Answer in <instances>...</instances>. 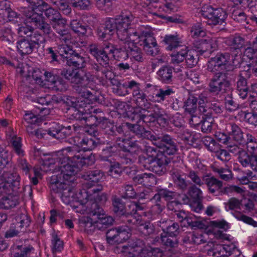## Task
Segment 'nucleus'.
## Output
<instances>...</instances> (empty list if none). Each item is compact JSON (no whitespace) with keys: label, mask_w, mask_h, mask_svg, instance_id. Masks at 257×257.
<instances>
[{"label":"nucleus","mask_w":257,"mask_h":257,"mask_svg":"<svg viewBox=\"0 0 257 257\" xmlns=\"http://www.w3.org/2000/svg\"><path fill=\"white\" fill-rule=\"evenodd\" d=\"M66 150L70 153V155L66 158L69 162L60 167V173L52 176L50 188L53 199L56 200L60 198L64 203L69 204L70 197L75 194V189L70 183H74L75 175L81 168L93 165L95 159L92 153L86 155L84 151L77 150L75 147H68Z\"/></svg>","instance_id":"nucleus-1"},{"label":"nucleus","mask_w":257,"mask_h":257,"mask_svg":"<svg viewBox=\"0 0 257 257\" xmlns=\"http://www.w3.org/2000/svg\"><path fill=\"white\" fill-rule=\"evenodd\" d=\"M229 57L228 53H221L211 58L208 61L207 70L214 73L208 83L209 92L216 95L220 92L227 93L231 89L228 71H224L229 62Z\"/></svg>","instance_id":"nucleus-2"},{"label":"nucleus","mask_w":257,"mask_h":257,"mask_svg":"<svg viewBox=\"0 0 257 257\" xmlns=\"http://www.w3.org/2000/svg\"><path fill=\"white\" fill-rule=\"evenodd\" d=\"M133 16L128 15H120L113 18L116 29V34L118 39L122 41L130 42L135 41L136 38H139V33L131 27Z\"/></svg>","instance_id":"nucleus-3"},{"label":"nucleus","mask_w":257,"mask_h":257,"mask_svg":"<svg viewBox=\"0 0 257 257\" xmlns=\"http://www.w3.org/2000/svg\"><path fill=\"white\" fill-rule=\"evenodd\" d=\"M173 158L160 154L157 158L146 160L145 156L141 155L139 157L138 162L140 166L145 169L162 176L167 172L166 167L171 162H174Z\"/></svg>","instance_id":"nucleus-4"},{"label":"nucleus","mask_w":257,"mask_h":257,"mask_svg":"<svg viewBox=\"0 0 257 257\" xmlns=\"http://www.w3.org/2000/svg\"><path fill=\"white\" fill-rule=\"evenodd\" d=\"M151 141L166 156L172 157L178 151L176 140L168 134L155 133Z\"/></svg>","instance_id":"nucleus-5"},{"label":"nucleus","mask_w":257,"mask_h":257,"mask_svg":"<svg viewBox=\"0 0 257 257\" xmlns=\"http://www.w3.org/2000/svg\"><path fill=\"white\" fill-rule=\"evenodd\" d=\"M200 13L209 25H221L227 18V13L223 9L208 5L202 7Z\"/></svg>","instance_id":"nucleus-6"},{"label":"nucleus","mask_w":257,"mask_h":257,"mask_svg":"<svg viewBox=\"0 0 257 257\" xmlns=\"http://www.w3.org/2000/svg\"><path fill=\"white\" fill-rule=\"evenodd\" d=\"M88 215L92 217L93 220H96V227L102 230L112 225L114 221L110 216L105 214L103 209L96 203H92L88 210Z\"/></svg>","instance_id":"nucleus-7"},{"label":"nucleus","mask_w":257,"mask_h":257,"mask_svg":"<svg viewBox=\"0 0 257 257\" xmlns=\"http://www.w3.org/2000/svg\"><path fill=\"white\" fill-rule=\"evenodd\" d=\"M105 235L106 241L110 245L122 243L130 237L126 226L112 227L106 231Z\"/></svg>","instance_id":"nucleus-8"},{"label":"nucleus","mask_w":257,"mask_h":257,"mask_svg":"<svg viewBox=\"0 0 257 257\" xmlns=\"http://www.w3.org/2000/svg\"><path fill=\"white\" fill-rule=\"evenodd\" d=\"M68 147L62 150L61 152H58L57 156L59 157L55 158L52 157H48L46 159H42L40 161L41 168L45 171H48V170H52V168H54V165L58 163V166L60 169V171L58 173L61 172L60 167L64 166L63 163H69V160H68L67 158L70 155V153L66 150Z\"/></svg>","instance_id":"nucleus-9"},{"label":"nucleus","mask_w":257,"mask_h":257,"mask_svg":"<svg viewBox=\"0 0 257 257\" xmlns=\"http://www.w3.org/2000/svg\"><path fill=\"white\" fill-rule=\"evenodd\" d=\"M34 35L35 38L38 37V38H36L35 40L23 39L17 42V47L21 55L32 53L36 45L39 46L40 43L44 42V39L41 34L36 33Z\"/></svg>","instance_id":"nucleus-10"},{"label":"nucleus","mask_w":257,"mask_h":257,"mask_svg":"<svg viewBox=\"0 0 257 257\" xmlns=\"http://www.w3.org/2000/svg\"><path fill=\"white\" fill-rule=\"evenodd\" d=\"M116 46L111 44H104L103 47L97 44H92L89 47V52L91 54L97 55L105 62L109 63V54H112L114 58Z\"/></svg>","instance_id":"nucleus-11"},{"label":"nucleus","mask_w":257,"mask_h":257,"mask_svg":"<svg viewBox=\"0 0 257 257\" xmlns=\"http://www.w3.org/2000/svg\"><path fill=\"white\" fill-rule=\"evenodd\" d=\"M126 221L130 225L137 226L138 230L145 236L150 235L155 232L153 224L150 221L143 220L141 216H131V218L127 219Z\"/></svg>","instance_id":"nucleus-12"},{"label":"nucleus","mask_w":257,"mask_h":257,"mask_svg":"<svg viewBox=\"0 0 257 257\" xmlns=\"http://www.w3.org/2000/svg\"><path fill=\"white\" fill-rule=\"evenodd\" d=\"M143 49L148 55L155 56L159 53L160 50L155 38L151 33L146 32L142 37Z\"/></svg>","instance_id":"nucleus-13"},{"label":"nucleus","mask_w":257,"mask_h":257,"mask_svg":"<svg viewBox=\"0 0 257 257\" xmlns=\"http://www.w3.org/2000/svg\"><path fill=\"white\" fill-rule=\"evenodd\" d=\"M193 45L201 54L206 52L211 53L217 49L218 41L215 39H199L194 42Z\"/></svg>","instance_id":"nucleus-14"},{"label":"nucleus","mask_w":257,"mask_h":257,"mask_svg":"<svg viewBox=\"0 0 257 257\" xmlns=\"http://www.w3.org/2000/svg\"><path fill=\"white\" fill-rule=\"evenodd\" d=\"M115 31L116 32V29L113 18H109L98 28L97 35L102 40L108 39Z\"/></svg>","instance_id":"nucleus-15"},{"label":"nucleus","mask_w":257,"mask_h":257,"mask_svg":"<svg viewBox=\"0 0 257 257\" xmlns=\"http://www.w3.org/2000/svg\"><path fill=\"white\" fill-rule=\"evenodd\" d=\"M112 211L113 213L118 217H125L131 218L132 212L130 213L126 211L125 203L122 200L121 198L118 197L116 195L112 196L111 198Z\"/></svg>","instance_id":"nucleus-16"},{"label":"nucleus","mask_w":257,"mask_h":257,"mask_svg":"<svg viewBox=\"0 0 257 257\" xmlns=\"http://www.w3.org/2000/svg\"><path fill=\"white\" fill-rule=\"evenodd\" d=\"M66 64L69 66H72L78 69L84 68L85 66V58L81 55V53L78 52L73 48L70 51L68 56H65Z\"/></svg>","instance_id":"nucleus-17"},{"label":"nucleus","mask_w":257,"mask_h":257,"mask_svg":"<svg viewBox=\"0 0 257 257\" xmlns=\"http://www.w3.org/2000/svg\"><path fill=\"white\" fill-rule=\"evenodd\" d=\"M187 194L192 200L194 204H196L194 211L199 212L203 208L202 201L203 198L202 192L195 184H192L187 190Z\"/></svg>","instance_id":"nucleus-18"},{"label":"nucleus","mask_w":257,"mask_h":257,"mask_svg":"<svg viewBox=\"0 0 257 257\" xmlns=\"http://www.w3.org/2000/svg\"><path fill=\"white\" fill-rule=\"evenodd\" d=\"M202 179L204 184H206L210 193L214 194L218 193L215 196L219 195V192L221 190L223 185L222 181L218 180L210 174L204 175L202 176Z\"/></svg>","instance_id":"nucleus-19"},{"label":"nucleus","mask_w":257,"mask_h":257,"mask_svg":"<svg viewBox=\"0 0 257 257\" xmlns=\"http://www.w3.org/2000/svg\"><path fill=\"white\" fill-rule=\"evenodd\" d=\"M159 226L161 228L163 233L161 234L177 237L180 233L178 223L172 222L171 220H163L160 221Z\"/></svg>","instance_id":"nucleus-20"},{"label":"nucleus","mask_w":257,"mask_h":257,"mask_svg":"<svg viewBox=\"0 0 257 257\" xmlns=\"http://www.w3.org/2000/svg\"><path fill=\"white\" fill-rule=\"evenodd\" d=\"M83 178L88 182L87 183L89 187H91L95 184L102 182L105 179L104 172L99 169L89 171L83 175Z\"/></svg>","instance_id":"nucleus-21"},{"label":"nucleus","mask_w":257,"mask_h":257,"mask_svg":"<svg viewBox=\"0 0 257 257\" xmlns=\"http://www.w3.org/2000/svg\"><path fill=\"white\" fill-rule=\"evenodd\" d=\"M128 131L132 132L138 137L152 140L155 133L146 130L144 126L139 123L132 124L128 122Z\"/></svg>","instance_id":"nucleus-22"},{"label":"nucleus","mask_w":257,"mask_h":257,"mask_svg":"<svg viewBox=\"0 0 257 257\" xmlns=\"http://www.w3.org/2000/svg\"><path fill=\"white\" fill-rule=\"evenodd\" d=\"M38 12L36 9L33 8V6H32L31 11L25 10L24 11V14L28 19L29 22L33 25L35 29L45 20L43 14L41 12L38 13Z\"/></svg>","instance_id":"nucleus-23"},{"label":"nucleus","mask_w":257,"mask_h":257,"mask_svg":"<svg viewBox=\"0 0 257 257\" xmlns=\"http://www.w3.org/2000/svg\"><path fill=\"white\" fill-rule=\"evenodd\" d=\"M96 59L98 63H94L91 64V69L96 74L101 72L103 74L105 75L106 78H108L107 73L111 70V66H110L108 62H105L104 60L101 59V57H99L97 55L91 54Z\"/></svg>","instance_id":"nucleus-24"},{"label":"nucleus","mask_w":257,"mask_h":257,"mask_svg":"<svg viewBox=\"0 0 257 257\" xmlns=\"http://www.w3.org/2000/svg\"><path fill=\"white\" fill-rule=\"evenodd\" d=\"M228 134L233 140L239 144L245 143L243 133L241 129L235 123H229L228 125Z\"/></svg>","instance_id":"nucleus-25"},{"label":"nucleus","mask_w":257,"mask_h":257,"mask_svg":"<svg viewBox=\"0 0 257 257\" xmlns=\"http://www.w3.org/2000/svg\"><path fill=\"white\" fill-rule=\"evenodd\" d=\"M93 113L89 116H87V114H86L85 118L83 120L85 121L87 126H99V123H101L104 113L100 109H97L94 110Z\"/></svg>","instance_id":"nucleus-26"},{"label":"nucleus","mask_w":257,"mask_h":257,"mask_svg":"<svg viewBox=\"0 0 257 257\" xmlns=\"http://www.w3.org/2000/svg\"><path fill=\"white\" fill-rule=\"evenodd\" d=\"M148 108L142 106L136 107L134 108L133 112V120H136V123H149L148 116Z\"/></svg>","instance_id":"nucleus-27"},{"label":"nucleus","mask_w":257,"mask_h":257,"mask_svg":"<svg viewBox=\"0 0 257 257\" xmlns=\"http://www.w3.org/2000/svg\"><path fill=\"white\" fill-rule=\"evenodd\" d=\"M4 180L10 186L11 190L17 191L20 185V177L16 172H6L3 176Z\"/></svg>","instance_id":"nucleus-28"},{"label":"nucleus","mask_w":257,"mask_h":257,"mask_svg":"<svg viewBox=\"0 0 257 257\" xmlns=\"http://www.w3.org/2000/svg\"><path fill=\"white\" fill-rule=\"evenodd\" d=\"M247 78L242 76L241 73H239L238 75L236 88L238 91L239 95L242 99L246 97L249 90V87L247 85Z\"/></svg>","instance_id":"nucleus-29"},{"label":"nucleus","mask_w":257,"mask_h":257,"mask_svg":"<svg viewBox=\"0 0 257 257\" xmlns=\"http://www.w3.org/2000/svg\"><path fill=\"white\" fill-rule=\"evenodd\" d=\"M119 146L123 152L130 153L132 155L138 154L140 151L137 143L128 139H123L122 144H119Z\"/></svg>","instance_id":"nucleus-30"},{"label":"nucleus","mask_w":257,"mask_h":257,"mask_svg":"<svg viewBox=\"0 0 257 257\" xmlns=\"http://www.w3.org/2000/svg\"><path fill=\"white\" fill-rule=\"evenodd\" d=\"M60 74L66 79L70 81L71 83L75 84H80L84 79L78 72H75L74 70L63 69L61 70Z\"/></svg>","instance_id":"nucleus-31"},{"label":"nucleus","mask_w":257,"mask_h":257,"mask_svg":"<svg viewBox=\"0 0 257 257\" xmlns=\"http://www.w3.org/2000/svg\"><path fill=\"white\" fill-rule=\"evenodd\" d=\"M197 98L192 96L189 97L184 103L183 108L185 109V111L189 113L192 116L191 121L192 122H193V117H196L194 113L197 110Z\"/></svg>","instance_id":"nucleus-32"},{"label":"nucleus","mask_w":257,"mask_h":257,"mask_svg":"<svg viewBox=\"0 0 257 257\" xmlns=\"http://www.w3.org/2000/svg\"><path fill=\"white\" fill-rule=\"evenodd\" d=\"M133 96L138 107H148L151 106L150 102L147 99L146 94L141 91L140 89H134L133 92Z\"/></svg>","instance_id":"nucleus-33"},{"label":"nucleus","mask_w":257,"mask_h":257,"mask_svg":"<svg viewBox=\"0 0 257 257\" xmlns=\"http://www.w3.org/2000/svg\"><path fill=\"white\" fill-rule=\"evenodd\" d=\"M102 143L100 139L95 137L83 138L80 142V144L85 151H92Z\"/></svg>","instance_id":"nucleus-34"},{"label":"nucleus","mask_w":257,"mask_h":257,"mask_svg":"<svg viewBox=\"0 0 257 257\" xmlns=\"http://www.w3.org/2000/svg\"><path fill=\"white\" fill-rule=\"evenodd\" d=\"M239 162L245 167H250L254 171V155L249 154L246 151L243 150L241 151L239 156L238 157Z\"/></svg>","instance_id":"nucleus-35"},{"label":"nucleus","mask_w":257,"mask_h":257,"mask_svg":"<svg viewBox=\"0 0 257 257\" xmlns=\"http://www.w3.org/2000/svg\"><path fill=\"white\" fill-rule=\"evenodd\" d=\"M173 69L169 66L162 67L158 71L159 79L164 83L169 84L172 81Z\"/></svg>","instance_id":"nucleus-36"},{"label":"nucleus","mask_w":257,"mask_h":257,"mask_svg":"<svg viewBox=\"0 0 257 257\" xmlns=\"http://www.w3.org/2000/svg\"><path fill=\"white\" fill-rule=\"evenodd\" d=\"M134 42H127L128 45V55H130L135 60L138 62H143L144 60L143 53L140 48L134 45Z\"/></svg>","instance_id":"nucleus-37"},{"label":"nucleus","mask_w":257,"mask_h":257,"mask_svg":"<svg viewBox=\"0 0 257 257\" xmlns=\"http://www.w3.org/2000/svg\"><path fill=\"white\" fill-rule=\"evenodd\" d=\"M104 133L109 136H114V122L104 116L99 123V126Z\"/></svg>","instance_id":"nucleus-38"},{"label":"nucleus","mask_w":257,"mask_h":257,"mask_svg":"<svg viewBox=\"0 0 257 257\" xmlns=\"http://www.w3.org/2000/svg\"><path fill=\"white\" fill-rule=\"evenodd\" d=\"M24 119L27 121L29 124L27 125L26 131L30 135H33L34 134V124H37L41 121V119L39 118L37 116L32 113H27L25 115Z\"/></svg>","instance_id":"nucleus-39"},{"label":"nucleus","mask_w":257,"mask_h":257,"mask_svg":"<svg viewBox=\"0 0 257 257\" xmlns=\"http://www.w3.org/2000/svg\"><path fill=\"white\" fill-rule=\"evenodd\" d=\"M133 181L138 184L148 185L151 182H156V178L154 174L145 173L142 174H139L134 177Z\"/></svg>","instance_id":"nucleus-40"},{"label":"nucleus","mask_w":257,"mask_h":257,"mask_svg":"<svg viewBox=\"0 0 257 257\" xmlns=\"http://www.w3.org/2000/svg\"><path fill=\"white\" fill-rule=\"evenodd\" d=\"M70 26L75 33L82 35H84L86 33L87 28H89L88 26L81 20H72L70 23Z\"/></svg>","instance_id":"nucleus-41"},{"label":"nucleus","mask_w":257,"mask_h":257,"mask_svg":"<svg viewBox=\"0 0 257 257\" xmlns=\"http://www.w3.org/2000/svg\"><path fill=\"white\" fill-rule=\"evenodd\" d=\"M174 183L179 190L184 191L187 190L188 184L185 179L182 177L181 175L178 171H174L172 174Z\"/></svg>","instance_id":"nucleus-42"},{"label":"nucleus","mask_w":257,"mask_h":257,"mask_svg":"<svg viewBox=\"0 0 257 257\" xmlns=\"http://www.w3.org/2000/svg\"><path fill=\"white\" fill-rule=\"evenodd\" d=\"M76 84L77 85L74 86V89L80 96L88 99L90 97L93 96L92 92H94V90L88 87L85 84H83L82 82L80 84Z\"/></svg>","instance_id":"nucleus-43"},{"label":"nucleus","mask_w":257,"mask_h":257,"mask_svg":"<svg viewBox=\"0 0 257 257\" xmlns=\"http://www.w3.org/2000/svg\"><path fill=\"white\" fill-rule=\"evenodd\" d=\"M229 48L230 51L233 52H241L240 49L244 45V39L239 36H235L231 40Z\"/></svg>","instance_id":"nucleus-44"},{"label":"nucleus","mask_w":257,"mask_h":257,"mask_svg":"<svg viewBox=\"0 0 257 257\" xmlns=\"http://www.w3.org/2000/svg\"><path fill=\"white\" fill-rule=\"evenodd\" d=\"M206 222L207 221H205V222H203L201 221H197L192 217L187 216L183 225L184 226H189L192 229H204L208 227Z\"/></svg>","instance_id":"nucleus-45"},{"label":"nucleus","mask_w":257,"mask_h":257,"mask_svg":"<svg viewBox=\"0 0 257 257\" xmlns=\"http://www.w3.org/2000/svg\"><path fill=\"white\" fill-rule=\"evenodd\" d=\"M163 112L161 109L157 105H154L148 108V116L149 123L154 122Z\"/></svg>","instance_id":"nucleus-46"},{"label":"nucleus","mask_w":257,"mask_h":257,"mask_svg":"<svg viewBox=\"0 0 257 257\" xmlns=\"http://www.w3.org/2000/svg\"><path fill=\"white\" fill-rule=\"evenodd\" d=\"M163 42L167 45V49L169 50H172L173 49H179V41L177 36L175 35H166L163 41Z\"/></svg>","instance_id":"nucleus-47"},{"label":"nucleus","mask_w":257,"mask_h":257,"mask_svg":"<svg viewBox=\"0 0 257 257\" xmlns=\"http://www.w3.org/2000/svg\"><path fill=\"white\" fill-rule=\"evenodd\" d=\"M163 251L158 247H149L142 249L141 257H162Z\"/></svg>","instance_id":"nucleus-48"},{"label":"nucleus","mask_w":257,"mask_h":257,"mask_svg":"<svg viewBox=\"0 0 257 257\" xmlns=\"http://www.w3.org/2000/svg\"><path fill=\"white\" fill-rule=\"evenodd\" d=\"M1 203L4 208L10 209L16 206L19 204V202L17 197L9 194L8 196H3L2 197Z\"/></svg>","instance_id":"nucleus-49"},{"label":"nucleus","mask_w":257,"mask_h":257,"mask_svg":"<svg viewBox=\"0 0 257 257\" xmlns=\"http://www.w3.org/2000/svg\"><path fill=\"white\" fill-rule=\"evenodd\" d=\"M161 240L162 244L168 248L177 247L179 244V240L177 237L161 234Z\"/></svg>","instance_id":"nucleus-50"},{"label":"nucleus","mask_w":257,"mask_h":257,"mask_svg":"<svg viewBox=\"0 0 257 257\" xmlns=\"http://www.w3.org/2000/svg\"><path fill=\"white\" fill-rule=\"evenodd\" d=\"M213 122L214 118L212 116L209 115V117L202 118L199 123V124H201V131L204 133L211 132L212 130ZM197 125H198V124H197Z\"/></svg>","instance_id":"nucleus-51"},{"label":"nucleus","mask_w":257,"mask_h":257,"mask_svg":"<svg viewBox=\"0 0 257 257\" xmlns=\"http://www.w3.org/2000/svg\"><path fill=\"white\" fill-rule=\"evenodd\" d=\"M212 170L214 172L217 173L219 177L223 180L228 181L232 178V172L228 169L212 167Z\"/></svg>","instance_id":"nucleus-52"},{"label":"nucleus","mask_w":257,"mask_h":257,"mask_svg":"<svg viewBox=\"0 0 257 257\" xmlns=\"http://www.w3.org/2000/svg\"><path fill=\"white\" fill-rule=\"evenodd\" d=\"M67 112L69 115L71 119H75L79 121H82L85 118L86 114L79 110L74 107H68L67 108Z\"/></svg>","instance_id":"nucleus-53"},{"label":"nucleus","mask_w":257,"mask_h":257,"mask_svg":"<svg viewBox=\"0 0 257 257\" xmlns=\"http://www.w3.org/2000/svg\"><path fill=\"white\" fill-rule=\"evenodd\" d=\"M16 249H17V251L14 253V257H28L32 250H34L33 247L30 245H18Z\"/></svg>","instance_id":"nucleus-54"},{"label":"nucleus","mask_w":257,"mask_h":257,"mask_svg":"<svg viewBox=\"0 0 257 257\" xmlns=\"http://www.w3.org/2000/svg\"><path fill=\"white\" fill-rule=\"evenodd\" d=\"M68 133V132H66V131H65L61 126H59L58 128L48 130V134L57 140H62L66 138L67 137L69 136Z\"/></svg>","instance_id":"nucleus-55"},{"label":"nucleus","mask_w":257,"mask_h":257,"mask_svg":"<svg viewBox=\"0 0 257 257\" xmlns=\"http://www.w3.org/2000/svg\"><path fill=\"white\" fill-rule=\"evenodd\" d=\"M186 50L180 49L174 52L171 54V63L173 64H179L185 60Z\"/></svg>","instance_id":"nucleus-56"},{"label":"nucleus","mask_w":257,"mask_h":257,"mask_svg":"<svg viewBox=\"0 0 257 257\" xmlns=\"http://www.w3.org/2000/svg\"><path fill=\"white\" fill-rule=\"evenodd\" d=\"M241 201L236 198L232 197L227 202L224 203L225 209L226 211L240 209Z\"/></svg>","instance_id":"nucleus-57"},{"label":"nucleus","mask_w":257,"mask_h":257,"mask_svg":"<svg viewBox=\"0 0 257 257\" xmlns=\"http://www.w3.org/2000/svg\"><path fill=\"white\" fill-rule=\"evenodd\" d=\"M128 51L125 47L117 48L116 46L114 59L118 61L125 60L128 57Z\"/></svg>","instance_id":"nucleus-58"},{"label":"nucleus","mask_w":257,"mask_h":257,"mask_svg":"<svg viewBox=\"0 0 257 257\" xmlns=\"http://www.w3.org/2000/svg\"><path fill=\"white\" fill-rule=\"evenodd\" d=\"M201 141L208 150L212 152L216 150L215 149L219 145L214 139L209 136L203 137Z\"/></svg>","instance_id":"nucleus-59"},{"label":"nucleus","mask_w":257,"mask_h":257,"mask_svg":"<svg viewBox=\"0 0 257 257\" xmlns=\"http://www.w3.org/2000/svg\"><path fill=\"white\" fill-rule=\"evenodd\" d=\"M67 86L66 82L59 76L52 86H49V88L54 91L63 92L67 89Z\"/></svg>","instance_id":"nucleus-60"},{"label":"nucleus","mask_w":257,"mask_h":257,"mask_svg":"<svg viewBox=\"0 0 257 257\" xmlns=\"http://www.w3.org/2000/svg\"><path fill=\"white\" fill-rule=\"evenodd\" d=\"M137 246L136 244H130L129 242L127 245H122L121 246V252L123 253L126 257H135L136 254L135 248Z\"/></svg>","instance_id":"nucleus-61"},{"label":"nucleus","mask_w":257,"mask_h":257,"mask_svg":"<svg viewBox=\"0 0 257 257\" xmlns=\"http://www.w3.org/2000/svg\"><path fill=\"white\" fill-rule=\"evenodd\" d=\"M216 148V150L212 152L215 153V156L218 159L224 162H227L230 159V155L227 150L220 149L219 145Z\"/></svg>","instance_id":"nucleus-62"},{"label":"nucleus","mask_w":257,"mask_h":257,"mask_svg":"<svg viewBox=\"0 0 257 257\" xmlns=\"http://www.w3.org/2000/svg\"><path fill=\"white\" fill-rule=\"evenodd\" d=\"M92 218L89 215L83 222L85 231L88 234L92 233L96 227V220H93Z\"/></svg>","instance_id":"nucleus-63"},{"label":"nucleus","mask_w":257,"mask_h":257,"mask_svg":"<svg viewBox=\"0 0 257 257\" xmlns=\"http://www.w3.org/2000/svg\"><path fill=\"white\" fill-rule=\"evenodd\" d=\"M232 18L235 21L243 23L246 20V15L244 12L239 9H235L231 14Z\"/></svg>","instance_id":"nucleus-64"}]
</instances>
